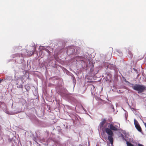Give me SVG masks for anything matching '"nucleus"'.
Returning <instances> with one entry per match:
<instances>
[{"label":"nucleus","mask_w":146,"mask_h":146,"mask_svg":"<svg viewBox=\"0 0 146 146\" xmlns=\"http://www.w3.org/2000/svg\"><path fill=\"white\" fill-rule=\"evenodd\" d=\"M119 126L117 125H114L113 123H111L109 125L108 127L109 128H105V131L108 135V139L111 144H113V137L114 136V133L112 131H117L119 127Z\"/></svg>","instance_id":"1"},{"label":"nucleus","mask_w":146,"mask_h":146,"mask_svg":"<svg viewBox=\"0 0 146 146\" xmlns=\"http://www.w3.org/2000/svg\"><path fill=\"white\" fill-rule=\"evenodd\" d=\"M131 86L133 90L137 91L138 94L142 93L146 90V86L143 85L132 84H131Z\"/></svg>","instance_id":"2"},{"label":"nucleus","mask_w":146,"mask_h":146,"mask_svg":"<svg viewBox=\"0 0 146 146\" xmlns=\"http://www.w3.org/2000/svg\"><path fill=\"white\" fill-rule=\"evenodd\" d=\"M23 77H19L18 79H16L15 80L16 81V85L17 86V87L19 88H23V84L24 82L23 81Z\"/></svg>","instance_id":"3"},{"label":"nucleus","mask_w":146,"mask_h":146,"mask_svg":"<svg viewBox=\"0 0 146 146\" xmlns=\"http://www.w3.org/2000/svg\"><path fill=\"white\" fill-rule=\"evenodd\" d=\"M106 119L105 118H103L101 119V122L100 123L99 126L100 129L103 130L106 127V126H104V125L106 123Z\"/></svg>","instance_id":"4"},{"label":"nucleus","mask_w":146,"mask_h":146,"mask_svg":"<svg viewBox=\"0 0 146 146\" xmlns=\"http://www.w3.org/2000/svg\"><path fill=\"white\" fill-rule=\"evenodd\" d=\"M134 123L135 127L137 130L140 133H142V129L138 121L136 120L135 119L134 120Z\"/></svg>","instance_id":"5"},{"label":"nucleus","mask_w":146,"mask_h":146,"mask_svg":"<svg viewBox=\"0 0 146 146\" xmlns=\"http://www.w3.org/2000/svg\"><path fill=\"white\" fill-rule=\"evenodd\" d=\"M126 144L127 146H134L132 144L128 141H127Z\"/></svg>","instance_id":"6"},{"label":"nucleus","mask_w":146,"mask_h":146,"mask_svg":"<svg viewBox=\"0 0 146 146\" xmlns=\"http://www.w3.org/2000/svg\"><path fill=\"white\" fill-rule=\"evenodd\" d=\"M128 54L130 55V57L132 58L133 56V55L130 51H129L128 52Z\"/></svg>","instance_id":"7"},{"label":"nucleus","mask_w":146,"mask_h":146,"mask_svg":"<svg viewBox=\"0 0 146 146\" xmlns=\"http://www.w3.org/2000/svg\"><path fill=\"white\" fill-rule=\"evenodd\" d=\"M133 69L137 73H138V71L137 69L135 68H133Z\"/></svg>","instance_id":"8"},{"label":"nucleus","mask_w":146,"mask_h":146,"mask_svg":"<svg viewBox=\"0 0 146 146\" xmlns=\"http://www.w3.org/2000/svg\"><path fill=\"white\" fill-rule=\"evenodd\" d=\"M138 146H144V145H142L141 144H138Z\"/></svg>","instance_id":"9"},{"label":"nucleus","mask_w":146,"mask_h":146,"mask_svg":"<svg viewBox=\"0 0 146 146\" xmlns=\"http://www.w3.org/2000/svg\"><path fill=\"white\" fill-rule=\"evenodd\" d=\"M144 125H145V127L146 128V123H144Z\"/></svg>","instance_id":"10"},{"label":"nucleus","mask_w":146,"mask_h":146,"mask_svg":"<svg viewBox=\"0 0 146 146\" xmlns=\"http://www.w3.org/2000/svg\"><path fill=\"white\" fill-rule=\"evenodd\" d=\"M3 79H0V83H1V82L2 80Z\"/></svg>","instance_id":"11"},{"label":"nucleus","mask_w":146,"mask_h":146,"mask_svg":"<svg viewBox=\"0 0 146 146\" xmlns=\"http://www.w3.org/2000/svg\"><path fill=\"white\" fill-rule=\"evenodd\" d=\"M34 51H33V52H32V54H31V55H32L33 54H34Z\"/></svg>","instance_id":"12"},{"label":"nucleus","mask_w":146,"mask_h":146,"mask_svg":"<svg viewBox=\"0 0 146 146\" xmlns=\"http://www.w3.org/2000/svg\"><path fill=\"white\" fill-rule=\"evenodd\" d=\"M36 47H35V49H35V50H36Z\"/></svg>","instance_id":"13"}]
</instances>
